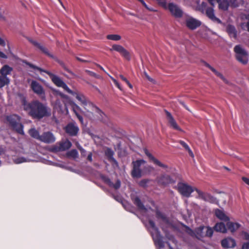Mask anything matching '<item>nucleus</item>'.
Wrapping results in <instances>:
<instances>
[{
  "mask_svg": "<svg viewBox=\"0 0 249 249\" xmlns=\"http://www.w3.org/2000/svg\"><path fill=\"white\" fill-rule=\"evenodd\" d=\"M242 249H249V242L244 243Z\"/></svg>",
  "mask_w": 249,
  "mask_h": 249,
  "instance_id": "49",
  "label": "nucleus"
},
{
  "mask_svg": "<svg viewBox=\"0 0 249 249\" xmlns=\"http://www.w3.org/2000/svg\"><path fill=\"white\" fill-rule=\"evenodd\" d=\"M234 51L235 53V57L239 62L244 65L248 63V53L241 45H236L234 48Z\"/></svg>",
  "mask_w": 249,
  "mask_h": 249,
  "instance_id": "5",
  "label": "nucleus"
},
{
  "mask_svg": "<svg viewBox=\"0 0 249 249\" xmlns=\"http://www.w3.org/2000/svg\"><path fill=\"white\" fill-rule=\"evenodd\" d=\"M176 188L182 196L186 197H190L191 193L195 191V188L193 189L191 186L183 182L178 183Z\"/></svg>",
  "mask_w": 249,
  "mask_h": 249,
  "instance_id": "7",
  "label": "nucleus"
},
{
  "mask_svg": "<svg viewBox=\"0 0 249 249\" xmlns=\"http://www.w3.org/2000/svg\"><path fill=\"white\" fill-rule=\"evenodd\" d=\"M9 79L7 76H0V88H1L9 83Z\"/></svg>",
  "mask_w": 249,
  "mask_h": 249,
  "instance_id": "32",
  "label": "nucleus"
},
{
  "mask_svg": "<svg viewBox=\"0 0 249 249\" xmlns=\"http://www.w3.org/2000/svg\"><path fill=\"white\" fill-rule=\"evenodd\" d=\"M71 106H72V109H80V107L73 102L71 103Z\"/></svg>",
  "mask_w": 249,
  "mask_h": 249,
  "instance_id": "50",
  "label": "nucleus"
},
{
  "mask_svg": "<svg viewBox=\"0 0 249 249\" xmlns=\"http://www.w3.org/2000/svg\"><path fill=\"white\" fill-rule=\"evenodd\" d=\"M221 245L224 248H231L235 246L236 242L233 239L228 237L222 240Z\"/></svg>",
  "mask_w": 249,
  "mask_h": 249,
  "instance_id": "21",
  "label": "nucleus"
},
{
  "mask_svg": "<svg viewBox=\"0 0 249 249\" xmlns=\"http://www.w3.org/2000/svg\"><path fill=\"white\" fill-rule=\"evenodd\" d=\"M31 88L35 93L42 97H44L45 91L43 88L38 82L32 81L31 83Z\"/></svg>",
  "mask_w": 249,
  "mask_h": 249,
  "instance_id": "15",
  "label": "nucleus"
},
{
  "mask_svg": "<svg viewBox=\"0 0 249 249\" xmlns=\"http://www.w3.org/2000/svg\"><path fill=\"white\" fill-rule=\"evenodd\" d=\"M142 5H143V6H144L146 9H148V10H151V9H150L148 8V6L147 5V4L145 3V2H143L142 3Z\"/></svg>",
  "mask_w": 249,
  "mask_h": 249,
  "instance_id": "63",
  "label": "nucleus"
},
{
  "mask_svg": "<svg viewBox=\"0 0 249 249\" xmlns=\"http://www.w3.org/2000/svg\"><path fill=\"white\" fill-rule=\"evenodd\" d=\"M148 182H149V180L146 179H142V180H141L139 182V185L140 186H142V187H145L146 186V185L148 183Z\"/></svg>",
  "mask_w": 249,
  "mask_h": 249,
  "instance_id": "43",
  "label": "nucleus"
},
{
  "mask_svg": "<svg viewBox=\"0 0 249 249\" xmlns=\"http://www.w3.org/2000/svg\"><path fill=\"white\" fill-rule=\"evenodd\" d=\"M29 41L31 43H32L34 46L39 48L43 53L51 57H53V56L49 53L48 49L45 47H43V46L41 45L39 43L32 39H30Z\"/></svg>",
  "mask_w": 249,
  "mask_h": 249,
  "instance_id": "25",
  "label": "nucleus"
},
{
  "mask_svg": "<svg viewBox=\"0 0 249 249\" xmlns=\"http://www.w3.org/2000/svg\"><path fill=\"white\" fill-rule=\"evenodd\" d=\"M204 65L210 69L216 76L220 77L225 83L228 84V81L224 77V76L219 72L217 71L214 68L205 61H203Z\"/></svg>",
  "mask_w": 249,
  "mask_h": 249,
  "instance_id": "24",
  "label": "nucleus"
},
{
  "mask_svg": "<svg viewBox=\"0 0 249 249\" xmlns=\"http://www.w3.org/2000/svg\"><path fill=\"white\" fill-rule=\"evenodd\" d=\"M153 163L157 165L158 166L162 168L163 169L166 170L167 171L169 169V167L167 164L161 162L159 160H158L157 159L155 160V161L153 162Z\"/></svg>",
  "mask_w": 249,
  "mask_h": 249,
  "instance_id": "35",
  "label": "nucleus"
},
{
  "mask_svg": "<svg viewBox=\"0 0 249 249\" xmlns=\"http://www.w3.org/2000/svg\"><path fill=\"white\" fill-rule=\"evenodd\" d=\"M156 217L158 218H161L163 220L165 219L164 215L158 211L156 212Z\"/></svg>",
  "mask_w": 249,
  "mask_h": 249,
  "instance_id": "47",
  "label": "nucleus"
},
{
  "mask_svg": "<svg viewBox=\"0 0 249 249\" xmlns=\"http://www.w3.org/2000/svg\"><path fill=\"white\" fill-rule=\"evenodd\" d=\"M85 72L86 73H87L90 76L94 77L97 79H102V77L100 75L97 74L96 73H95V72H94L92 71H89L88 70H86Z\"/></svg>",
  "mask_w": 249,
  "mask_h": 249,
  "instance_id": "37",
  "label": "nucleus"
},
{
  "mask_svg": "<svg viewBox=\"0 0 249 249\" xmlns=\"http://www.w3.org/2000/svg\"><path fill=\"white\" fill-rule=\"evenodd\" d=\"M218 8L222 11H227L229 7H236L238 6L237 0H217Z\"/></svg>",
  "mask_w": 249,
  "mask_h": 249,
  "instance_id": "9",
  "label": "nucleus"
},
{
  "mask_svg": "<svg viewBox=\"0 0 249 249\" xmlns=\"http://www.w3.org/2000/svg\"><path fill=\"white\" fill-rule=\"evenodd\" d=\"M71 146V143L68 140L62 141L56 143L52 147L53 152L64 151L69 149Z\"/></svg>",
  "mask_w": 249,
  "mask_h": 249,
  "instance_id": "12",
  "label": "nucleus"
},
{
  "mask_svg": "<svg viewBox=\"0 0 249 249\" xmlns=\"http://www.w3.org/2000/svg\"><path fill=\"white\" fill-rule=\"evenodd\" d=\"M54 91L55 92V93L57 94L60 95L61 97H62L63 98H66L67 97L66 95H65V94H64L63 93L61 92L59 90H54Z\"/></svg>",
  "mask_w": 249,
  "mask_h": 249,
  "instance_id": "48",
  "label": "nucleus"
},
{
  "mask_svg": "<svg viewBox=\"0 0 249 249\" xmlns=\"http://www.w3.org/2000/svg\"><path fill=\"white\" fill-rule=\"evenodd\" d=\"M144 153L145 155L151 160L153 162L155 161V160L156 159L151 154L149 153L148 150L146 149L144 150Z\"/></svg>",
  "mask_w": 249,
  "mask_h": 249,
  "instance_id": "41",
  "label": "nucleus"
},
{
  "mask_svg": "<svg viewBox=\"0 0 249 249\" xmlns=\"http://www.w3.org/2000/svg\"><path fill=\"white\" fill-rule=\"evenodd\" d=\"M214 212L215 215L219 220L225 222L229 221V217L225 213L223 210L216 209L214 210Z\"/></svg>",
  "mask_w": 249,
  "mask_h": 249,
  "instance_id": "23",
  "label": "nucleus"
},
{
  "mask_svg": "<svg viewBox=\"0 0 249 249\" xmlns=\"http://www.w3.org/2000/svg\"><path fill=\"white\" fill-rule=\"evenodd\" d=\"M23 106L24 109L33 118L41 119L51 115V109L46 104L37 100L33 101L30 103H27L24 100Z\"/></svg>",
  "mask_w": 249,
  "mask_h": 249,
  "instance_id": "1",
  "label": "nucleus"
},
{
  "mask_svg": "<svg viewBox=\"0 0 249 249\" xmlns=\"http://www.w3.org/2000/svg\"><path fill=\"white\" fill-rule=\"evenodd\" d=\"M13 71V68L7 65H4L0 70V73L1 76H7Z\"/></svg>",
  "mask_w": 249,
  "mask_h": 249,
  "instance_id": "28",
  "label": "nucleus"
},
{
  "mask_svg": "<svg viewBox=\"0 0 249 249\" xmlns=\"http://www.w3.org/2000/svg\"><path fill=\"white\" fill-rule=\"evenodd\" d=\"M7 120L9 124L18 133L23 135V125L20 123V118L16 115L7 116Z\"/></svg>",
  "mask_w": 249,
  "mask_h": 249,
  "instance_id": "4",
  "label": "nucleus"
},
{
  "mask_svg": "<svg viewBox=\"0 0 249 249\" xmlns=\"http://www.w3.org/2000/svg\"><path fill=\"white\" fill-rule=\"evenodd\" d=\"M145 163L144 160H137L132 162L133 165L132 171V176L134 178H140L142 177V170L140 169L141 165Z\"/></svg>",
  "mask_w": 249,
  "mask_h": 249,
  "instance_id": "13",
  "label": "nucleus"
},
{
  "mask_svg": "<svg viewBox=\"0 0 249 249\" xmlns=\"http://www.w3.org/2000/svg\"><path fill=\"white\" fill-rule=\"evenodd\" d=\"M186 26L190 29L194 30L201 25V22L194 18H189L186 20Z\"/></svg>",
  "mask_w": 249,
  "mask_h": 249,
  "instance_id": "18",
  "label": "nucleus"
},
{
  "mask_svg": "<svg viewBox=\"0 0 249 249\" xmlns=\"http://www.w3.org/2000/svg\"><path fill=\"white\" fill-rule=\"evenodd\" d=\"M206 236L211 237L213 236V230L212 228L210 227H206Z\"/></svg>",
  "mask_w": 249,
  "mask_h": 249,
  "instance_id": "39",
  "label": "nucleus"
},
{
  "mask_svg": "<svg viewBox=\"0 0 249 249\" xmlns=\"http://www.w3.org/2000/svg\"><path fill=\"white\" fill-rule=\"evenodd\" d=\"M144 74L145 76V77L149 81H151V82H153L154 80L153 79H152L148 75V74L145 72L144 71Z\"/></svg>",
  "mask_w": 249,
  "mask_h": 249,
  "instance_id": "51",
  "label": "nucleus"
},
{
  "mask_svg": "<svg viewBox=\"0 0 249 249\" xmlns=\"http://www.w3.org/2000/svg\"><path fill=\"white\" fill-rule=\"evenodd\" d=\"M149 223L154 231V232L152 233V235L155 244L160 248H163L164 247V242L162 240V237L160 234L159 230L156 227L155 223L152 220H150Z\"/></svg>",
  "mask_w": 249,
  "mask_h": 249,
  "instance_id": "6",
  "label": "nucleus"
},
{
  "mask_svg": "<svg viewBox=\"0 0 249 249\" xmlns=\"http://www.w3.org/2000/svg\"><path fill=\"white\" fill-rule=\"evenodd\" d=\"M208 1V2L210 3V4L213 6H214V2L215 1H217V0H207Z\"/></svg>",
  "mask_w": 249,
  "mask_h": 249,
  "instance_id": "58",
  "label": "nucleus"
},
{
  "mask_svg": "<svg viewBox=\"0 0 249 249\" xmlns=\"http://www.w3.org/2000/svg\"><path fill=\"white\" fill-rule=\"evenodd\" d=\"M71 94L75 96V98L81 103V105L83 107L85 111L90 109V107L94 104L82 93L73 92V93Z\"/></svg>",
  "mask_w": 249,
  "mask_h": 249,
  "instance_id": "8",
  "label": "nucleus"
},
{
  "mask_svg": "<svg viewBox=\"0 0 249 249\" xmlns=\"http://www.w3.org/2000/svg\"><path fill=\"white\" fill-rule=\"evenodd\" d=\"M79 130V128L77 125L73 124H69L65 127L66 132L71 136H75L76 135L78 131Z\"/></svg>",
  "mask_w": 249,
  "mask_h": 249,
  "instance_id": "20",
  "label": "nucleus"
},
{
  "mask_svg": "<svg viewBox=\"0 0 249 249\" xmlns=\"http://www.w3.org/2000/svg\"><path fill=\"white\" fill-rule=\"evenodd\" d=\"M29 133L32 137L39 141L40 135H39V132L35 128H33L30 129L29 130Z\"/></svg>",
  "mask_w": 249,
  "mask_h": 249,
  "instance_id": "31",
  "label": "nucleus"
},
{
  "mask_svg": "<svg viewBox=\"0 0 249 249\" xmlns=\"http://www.w3.org/2000/svg\"><path fill=\"white\" fill-rule=\"evenodd\" d=\"M92 153H89V154L88 156V158H87V159H88V160L89 161L91 162V161H92Z\"/></svg>",
  "mask_w": 249,
  "mask_h": 249,
  "instance_id": "53",
  "label": "nucleus"
},
{
  "mask_svg": "<svg viewBox=\"0 0 249 249\" xmlns=\"http://www.w3.org/2000/svg\"><path fill=\"white\" fill-rule=\"evenodd\" d=\"M67 155L68 157L75 159L78 157V153L75 149H72L67 153Z\"/></svg>",
  "mask_w": 249,
  "mask_h": 249,
  "instance_id": "34",
  "label": "nucleus"
},
{
  "mask_svg": "<svg viewBox=\"0 0 249 249\" xmlns=\"http://www.w3.org/2000/svg\"><path fill=\"white\" fill-rule=\"evenodd\" d=\"M178 142L186 150H187L189 148H190L188 145L184 141L180 140L178 141Z\"/></svg>",
  "mask_w": 249,
  "mask_h": 249,
  "instance_id": "46",
  "label": "nucleus"
},
{
  "mask_svg": "<svg viewBox=\"0 0 249 249\" xmlns=\"http://www.w3.org/2000/svg\"><path fill=\"white\" fill-rule=\"evenodd\" d=\"M107 38L109 40L118 41L121 39V36L118 35H108L107 36Z\"/></svg>",
  "mask_w": 249,
  "mask_h": 249,
  "instance_id": "36",
  "label": "nucleus"
},
{
  "mask_svg": "<svg viewBox=\"0 0 249 249\" xmlns=\"http://www.w3.org/2000/svg\"><path fill=\"white\" fill-rule=\"evenodd\" d=\"M187 151L188 152V153H189V155H190L192 157H194V154H193V153L192 151L191 150V149H190V148H189Z\"/></svg>",
  "mask_w": 249,
  "mask_h": 249,
  "instance_id": "60",
  "label": "nucleus"
},
{
  "mask_svg": "<svg viewBox=\"0 0 249 249\" xmlns=\"http://www.w3.org/2000/svg\"><path fill=\"white\" fill-rule=\"evenodd\" d=\"M167 9L170 11L171 15L176 18H180L183 16V11L177 4L170 2L168 4Z\"/></svg>",
  "mask_w": 249,
  "mask_h": 249,
  "instance_id": "10",
  "label": "nucleus"
},
{
  "mask_svg": "<svg viewBox=\"0 0 249 249\" xmlns=\"http://www.w3.org/2000/svg\"><path fill=\"white\" fill-rule=\"evenodd\" d=\"M0 45L2 46H5V42L4 40L0 37Z\"/></svg>",
  "mask_w": 249,
  "mask_h": 249,
  "instance_id": "54",
  "label": "nucleus"
},
{
  "mask_svg": "<svg viewBox=\"0 0 249 249\" xmlns=\"http://www.w3.org/2000/svg\"><path fill=\"white\" fill-rule=\"evenodd\" d=\"M110 51H115L119 53L124 58L127 60L130 59V55L129 53L122 46L120 45L114 44L112 45Z\"/></svg>",
  "mask_w": 249,
  "mask_h": 249,
  "instance_id": "14",
  "label": "nucleus"
},
{
  "mask_svg": "<svg viewBox=\"0 0 249 249\" xmlns=\"http://www.w3.org/2000/svg\"><path fill=\"white\" fill-rule=\"evenodd\" d=\"M76 59H77V60H78V61H81V62H88V61L85 60H84V59H83L81 58H80V57H76Z\"/></svg>",
  "mask_w": 249,
  "mask_h": 249,
  "instance_id": "59",
  "label": "nucleus"
},
{
  "mask_svg": "<svg viewBox=\"0 0 249 249\" xmlns=\"http://www.w3.org/2000/svg\"><path fill=\"white\" fill-rule=\"evenodd\" d=\"M165 112L166 114L170 126L175 129L182 131L181 129L178 125L171 114L166 110H165Z\"/></svg>",
  "mask_w": 249,
  "mask_h": 249,
  "instance_id": "19",
  "label": "nucleus"
},
{
  "mask_svg": "<svg viewBox=\"0 0 249 249\" xmlns=\"http://www.w3.org/2000/svg\"><path fill=\"white\" fill-rule=\"evenodd\" d=\"M55 141L54 135L51 132H45L40 135L39 141L45 143H53Z\"/></svg>",
  "mask_w": 249,
  "mask_h": 249,
  "instance_id": "16",
  "label": "nucleus"
},
{
  "mask_svg": "<svg viewBox=\"0 0 249 249\" xmlns=\"http://www.w3.org/2000/svg\"><path fill=\"white\" fill-rule=\"evenodd\" d=\"M112 81H113L114 83L115 84V85L117 87H118L120 85L119 83L117 82V81L116 80H115L114 78H112Z\"/></svg>",
  "mask_w": 249,
  "mask_h": 249,
  "instance_id": "61",
  "label": "nucleus"
},
{
  "mask_svg": "<svg viewBox=\"0 0 249 249\" xmlns=\"http://www.w3.org/2000/svg\"><path fill=\"white\" fill-rule=\"evenodd\" d=\"M158 184L165 186L169 184L174 183L175 181L169 175H163L160 176L157 179Z\"/></svg>",
  "mask_w": 249,
  "mask_h": 249,
  "instance_id": "17",
  "label": "nucleus"
},
{
  "mask_svg": "<svg viewBox=\"0 0 249 249\" xmlns=\"http://www.w3.org/2000/svg\"><path fill=\"white\" fill-rule=\"evenodd\" d=\"M215 231L222 233H226L227 229L225 225L222 222L217 223L213 227Z\"/></svg>",
  "mask_w": 249,
  "mask_h": 249,
  "instance_id": "27",
  "label": "nucleus"
},
{
  "mask_svg": "<svg viewBox=\"0 0 249 249\" xmlns=\"http://www.w3.org/2000/svg\"><path fill=\"white\" fill-rule=\"evenodd\" d=\"M77 117L78 118V119L79 120V121L81 122H83V117H82V116H81L80 115H78V116Z\"/></svg>",
  "mask_w": 249,
  "mask_h": 249,
  "instance_id": "62",
  "label": "nucleus"
},
{
  "mask_svg": "<svg viewBox=\"0 0 249 249\" xmlns=\"http://www.w3.org/2000/svg\"><path fill=\"white\" fill-rule=\"evenodd\" d=\"M104 180L109 186L113 187L115 189H118L120 187L121 182L119 180H117L115 184H113L108 178H105Z\"/></svg>",
  "mask_w": 249,
  "mask_h": 249,
  "instance_id": "29",
  "label": "nucleus"
},
{
  "mask_svg": "<svg viewBox=\"0 0 249 249\" xmlns=\"http://www.w3.org/2000/svg\"><path fill=\"white\" fill-rule=\"evenodd\" d=\"M4 152V149L2 147H0V155L3 154Z\"/></svg>",
  "mask_w": 249,
  "mask_h": 249,
  "instance_id": "64",
  "label": "nucleus"
},
{
  "mask_svg": "<svg viewBox=\"0 0 249 249\" xmlns=\"http://www.w3.org/2000/svg\"><path fill=\"white\" fill-rule=\"evenodd\" d=\"M84 115L92 121H99L106 123L107 121V115L94 104L87 111L84 112Z\"/></svg>",
  "mask_w": 249,
  "mask_h": 249,
  "instance_id": "2",
  "label": "nucleus"
},
{
  "mask_svg": "<svg viewBox=\"0 0 249 249\" xmlns=\"http://www.w3.org/2000/svg\"><path fill=\"white\" fill-rule=\"evenodd\" d=\"M134 203L138 207L139 209L144 211L146 210V209L143 205V204L142 203V202H141V200L139 197H136L134 198Z\"/></svg>",
  "mask_w": 249,
  "mask_h": 249,
  "instance_id": "33",
  "label": "nucleus"
},
{
  "mask_svg": "<svg viewBox=\"0 0 249 249\" xmlns=\"http://www.w3.org/2000/svg\"><path fill=\"white\" fill-rule=\"evenodd\" d=\"M246 19L248 20V22L247 23V30L248 32H249V15H247L246 17Z\"/></svg>",
  "mask_w": 249,
  "mask_h": 249,
  "instance_id": "56",
  "label": "nucleus"
},
{
  "mask_svg": "<svg viewBox=\"0 0 249 249\" xmlns=\"http://www.w3.org/2000/svg\"><path fill=\"white\" fill-rule=\"evenodd\" d=\"M27 64L31 68L37 70L41 72H44L48 74L52 82L58 87H61L69 93L72 94L73 91L68 87L66 83L58 76L54 75L51 72L43 70L42 69L30 63Z\"/></svg>",
  "mask_w": 249,
  "mask_h": 249,
  "instance_id": "3",
  "label": "nucleus"
},
{
  "mask_svg": "<svg viewBox=\"0 0 249 249\" xmlns=\"http://www.w3.org/2000/svg\"><path fill=\"white\" fill-rule=\"evenodd\" d=\"M206 14L207 16L213 21L217 22L218 23H221V21L215 16L213 8H207L206 9Z\"/></svg>",
  "mask_w": 249,
  "mask_h": 249,
  "instance_id": "22",
  "label": "nucleus"
},
{
  "mask_svg": "<svg viewBox=\"0 0 249 249\" xmlns=\"http://www.w3.org/2000/svg\"><path fill=\"white\" fill-rule=\"evenodd\" d=\"M227 226L228 229L231 231L234 232L236 231L239 228V224L236 223H233L228 222L227 223Z\"/></svg>",
  "mask_w": 249,
  "mask_h": 249,
  "instance_id": "30",
  "label": "nucleus"
},
{
  "mask_svg": "<svg viewBox=\"0 0 249 249\" xmlns=\"http://www.w3.org/2000/svg\"><path fill=\"white\" fill-rule=\"evenodd\" d=\"M207 4L206 3L203 2L201 3V4L198 5L197 9L199 11H201L202 13H204L205 10L206 9Z\"/></svg>",
  "mask_w": 249,
  "mask_h": 249,
  "instance_id": "38",
  "label": "nucleus"
},
{
  "mask_svg": "<svg viewBox=\"0 0 249 249\" xmlns=\"http://www.w3.org/2000/svg\"><path fill=\"white\" fill-rule=\"evenodd\" d=\"M195 191L198 194L197 197L198 198L201 199L205 201L209 202L210 203H214L217 202L216 199L213 196L210 194L202 192L196 188H195Z\"/></svg>",
  "mask_w": 249,
  "mask_h": 249,
  "instance_id": "11",
  "label": "nucleus"
},
{
  "mask_svg": "<svg viewBox=\"0 0 249 249\" xmlns=\"http://www.w3.org/2000/svg\"><path fill=\"white\" fill-rule=\"evenodd\" d=\"M14 162L16 164H19L24 162L26 161L25 158L23 157L17 158L14 160Z\"/></svg>",
  "mask_w": 249,
  "mask_h": 249,
  "instance_id": "42",
  "label": "nucleus"
},
{
  "mask_svg": "<svg viewBox=\"0 0 249 249\" xmlns=\"http://www.w3.org/2000/svg\"><path fill=\"white\" fill-rule=\"evenodd\" d=\"M0 57L2 58H7V57L3 52L0 51Z\"/></svg>",
  "mask_w": 249,
  "mask_h": 249,
  "instance_id": "57",
  "label": "nucleus"
},
{
  "mask_svg": "<svg viewBox=\"0 0 249 249\" xmlns=\"http://www.w3.org/2000/svg\"><path fill=\"white\" fill-rule=\"evenodd\" d=\"M242 180L245 183L249 185V178L246 177H243Z\"/></svg>",
  "mask_w": 249,
  "mask_h": 249,
  "instance_id": "52",
  "label": "nucleus"
},
{
  "mask_svg": "<svg viewBox=\"0 0 249 249\" xmlns=\"http://www.w3.org/2000/svg\"><path fill=\"white\" fill-rule=\"evenodd\" d=\"M158 4L165 9H167L168 4L166 0H158Z\"/></svg>",
  "mask_w": 249,
  "mask_h": 249,
  "instance_id": "40",
  "label": "nucleus"
},
{
  "mask_svg": "<svg viewBox=\"0 0 249 249\" xmlns=\"http://www.w3.org/2000/svg\"><path fill=\"white\" fill-rule=\"evenodd\" d=\"M106 155L110 159L113 158V156L114 155V152L110 149H107L106 152Z\"/></svg>",
  "mask_w": 249,
  "mask_h": 249,
  "instance_id": "45",
  "label": "nucleus"
},
{
  "mask_svg": "<svg viewBox=\"0 0 249 249\" xmlns=\"http://www.w3.org/2000/svg\"><path fill=\"white\" fill-rule=\"evenodd\" d=\"M119 77L120 78V79H121L122 80H123V81H124L125 83H126V82H127V81H128V80H127V79H126L125 77H124L123 75H121H121H119Z\"/></svg>",
  "mask_w": 249,
  "mask_h": 249,
  "instance_id": "55",
  "label": "nucleus"
},
{
  "mask_svg": "<svg viewBox=\"0 0 249 249\" xmlns=\"http://www.w3.org/2000/svg\"><path fill=\"white\" fill-rule=\"evenodd\" d=\"M226 31L231 37L236 38L237 36V32L234 26L228 25L226 27Z\"/></svg>",
  "mask_w": 249,
  "mask_h": 249,
  "instance_id": "26",
  "label": "nucleus"
},
{
  "mask_svg": "<svg viewBox=\"0 0 249 249\" xmlns=\"http://www.w3.org/2000/svg\"><path fill=\"white\" fill-rule=\"evenodd\" d=\"M77 148L80 151L82 156L85 157L86 156V151L83 149L78 143L77 144Z\"/></svg>",
  "mask_w": 249,
  "mask_h": 249,
  "instance_id": "44",
  "label": "nucleus"
}]
</instances>
